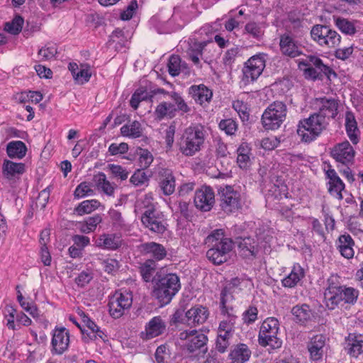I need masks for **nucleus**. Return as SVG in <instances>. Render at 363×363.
<instances>
[{
  "mask_svg": "<svg viewBox=\"0 0 363 363\" xmlns=\"http://www.w3.org/2000/svg\"><path fill=\"white\" fill-rule=\"evenodd\" d=\"M206 131L201 124L186 128L179 141V150L185 156H193L201 150L206 140Z\"/></svg>",
  "mask_w": 363,
  "mask_h": 363,
  "instance_id": "1",
  "label": "nucleus"
},
{
  "mask_svg": "<svg viewBox=\"0 0 363 363\" xmlns=\"http://www.w3.org/2000/svg\"><path fill=\"white\" fill-rule=\"evenodd\" d=\"M181 288L180 281L175 274H158L154 284V295L164 304L168 303Z\"/></svg>",
  "mask_w": 363,
  "mask_h": 363,
  "instance_id": "2",
  "label": "nucleus"
},
{
  "mask_svg": "<svg viewBox=\"0 0 363 363\" xmlns=\"http://www.w3.org/2000/svg\"><path fill=\"white\" fill-rule=\"evenodd\" d=\"M329 122L318 114H311L308 118L301 120L298 125L297 134L302 141L310 143L318 137L327 128Z\"/></svg>",
  "mask_w": 363,
  "mask_h": 363,
  "instance_id": "3",
  "label": "nucleus"
},
{
  "mask_svg": "<svg viewBox=\"0 0 363 363\" xmlns=\"http://www.w3.org/2000/svg\"><path fill=\"white\" fill-rule=\"evenodd\" d=\"M144 203V212L140 220L145 228L156 234H163L167 229V223L162 212L158 211L154 204L146 199Z\"/></svg>",
  "mask_w": 363,
  "mask_h": 363,
  "instance_id": "4",
  "label": "nucleus"
},
{
  "mask_svg": "<svg viewBox=\"0 0 363 363\" xmlns=\"http://www.w3.org/2000/svg\"><path fill=\"white\" fill-rule=\"evenodd\" d=\"M286 106L282 101H276L270 104L262 116V123L266 130H277L286 117Z\"/></svg>",
  "mask_w": 363,
  "mask_h": 363,
  "instance_id": "5",
  "label": "nucleus"
},
{
  "mask_svg": "<svg viewBox=\"0 0 363 363\" xmlns=\"http://www.w3.org/2000/svg\"><path fill=\"white\" fill-rule=\"evenodd\" d=\"M169 96L173 100L174 104L162 102L155 108V116L159 121L164 118H174L177 111H182V113L190 111V108L178 93L171 92Z\"/></svg>",
  "mask_w": 363,
  "mask_h": 363,
  "instance_id": "6",
  "label": "nucleus"
},
{
  "mask_svg": "<svg viewBox=\"0 0 363 363\" xmlns=\"http://www.w3.org/2000/svg\"><path fill=\"white\" fill-rule=\"evenodd\" d=\"M240 284L238 278L232 279L220 292V315L228 318H237V311L234 306V296L237 287Z\"/></svg>",
  "mask_w": 363,
  "mask_h": 363,
  "instance_id": "7",
  "label": "nucleus"
},
{
  "mask_svg": "<svg viewBox=\"0 0 363 363\" xmlns=\"http://www.w3.org/2000/svg\"><path fill=\"white\" fill-rule=\"evenodd\" d=\"M312 39L320 46L335 48L341 40L340 35L327 26L317 24L311 30Z\"/></svg>",
  "mask_w": 363,
  "mask_h": 363,
  "instance_id": "8",
  "label": "nucleus"
},
{
  "mask_svg": "<svg viewBox=\"0 0 363 363\" xmlns=\"http://www.w3.org/2000/svg\"><path fill=\"white\" fill-rule=\"evenodd\" d=\"M218 196L220 207L227 214L238 211L242 206L240 194L231 186L221 189Z\"/></svg>",
  "mask_w": 363,
  "mask_h": 363,
  "instance_id": "9",
  "label": "nucleus"
},
{
  "mask_svg": "<svg viewBox=\"0 0 363 363\" xmlns=\"http://www.w3.org/2000/svg\"><path fill=\"white\" fill-rule=\"evenodd\" d=\"M133 303L132 294L125 291L123 292L116 291L111 298L108 307L109 313L114 318H121L125 315Z\"/></svg>",
  "mask_w": 363,
  "mask_h": 363,
  "instance_id": "10",
  "label": "nucleus"
},
{
  "mask_svg": "<svg viewBox=\"0 0 363 363\" xmlns=\"http://www.w3.org/2000/svg\"><path fill=\"white\" fill-rule=\"evenodd\" d=\"M265 67V60L262 55L251 57L245 63L242 69V81L248 84L256 80L262 73Z\"/></svg>",
  "mask_w": 363,
  "mask_h": 363,
  "instance_id": "11",
  "label": "nucleus"
},
{
  "mask_svg": "<svg viewBox=\"0 0 363 363\" xmlns=\"http://www.w3.org/2000/svg\"><path fill=\"white\" fill-rule=\"evenodd\" d=\"M179 338L182 340H185L184 347L189 353H193L199 350L205 348L204 352L206 351V343L208 337L206 335L199 333L196 330H184L180 333Z\"/></svg>",
  "mask_w": 363,
  "mask_h": 363,
  "instance_id": "12",
  "label": "nucleus"
},
{
  "mask_svg": "<svg viewBox=\"0 0 363 363\" xmlns=\"http://www.w3.org/2000/svg\"><path fill=\"white\" fill-rule=\"evenodd\" d=\"M330 155L337 162L349 166L353 164L355 151L348 141H344L331 149Z\"/></svg>",
  "mask_w": 363,
  "mask_h": 363,
  "instance_id": "13",
  "label": "nucleus"
},
{
  "mask_svg": "<svg viewBox=\"0 0 363 363\" xmlns=\"http://www.w3.org/2000/svg\"><path fill=\"white\" fill-rule=\"evenodd\" d=\"M208 247L218 248L219 251L229 254L233 248V242L231 239L225 238L224 230L217 229L207 236L205 241Z\"/></svg>",
  "mask_w": 363,
  "mask_h": 363,
  "instance_id": "14",
  "label": "nucleus"
},
{
  "mask_svg": "<svg viewBox=\"0 0 363 363\" xmlns=\"http://www.w3.org/2000/svg\"><path fill=\"white\" fill-rule=\"evenodd\" d=\"M195 206L201 211H209L215 203V194L213 189L203 186L196 191L194 196Z\"/></svg>",
  "mask_w": 363,
  "mask_h": 363,
  "instance_id": "15",
  "label": "nucleus"
},
{
  "mask_svg": "<svg viewBox=\"0 0 363 363\" xmlns=\"http://www.w3.org/2000/svg\"><path fill=\"white\" fill-rule=\"evenodd\" d=\"M328 286L324 293L325 302L329 310H333L342 301V286L335 283L333 277L328 279Z\"/></svg>",
  "mask_w": 363,
  "mask_h": 363,
  "instance_id": "16",
  "label": "nucleus"
},
{
  "mask_svg": "<svg viewBox=\"0 0 363 363\" xmlns=\"http://www.w3.org/2000/svg\"><path fill=\"white\" fill-rule=\"evenodd\" d=\"M315 104L318 106V111L315 113L324 118L325 121L335 118L337 115L338 102L333 98H317Z\"/></svg>",
  "mask_w": 363,
  "mask_h": 363,
  "instance_id": "17",
  "label": "nucleus"
},
{
  "mask_svg": "<svg viewBox=\"0 0 363 363\" xmlns=\"http://www.w3.org/2000/svg\"><path fill=\"white\" fill-rule=\"evenodd\" d=\"M72 320L80 330L83 339L86 341L94 340L97 337H102L104 332L91 319H80L78 322L77 319H69Z\"/></svg>",
  "mask_w": 363,
  "mask_h": 363,
  "instance_id": "18",
  "label": "nucleus"
},
{
  "mask_svg": "<svg viewBox=\"0 0 363 363\" xmlns=\"http://www.w3.org/2000/svg\"><path fill=\"white\" fill-rule=\"evenodd\" d=\"M159 186L166 196L172 195L175 191L176 179L171 169L161 168L158 172Z\"/></svg>",
  "mask_w": 363,
  "mask_h": 363,
  "instance_id": "19",
  "label": "nucleus"
},
{
  "mask_svg": "<svg viewBox=\"0 0 363 363\" xmlns=\"http://www.w3.org/2000/svg\"><path fill=\"white\" fill-rule=\"evenodd\" d=\"M238 254L245 259H252L256 257L258 252V245L255 239L246 237L240 238L237 241Z\"/></svg>",
  "mask_w": 363,
  "mask_h": 363,
  "instance_id": "20",
  "label": "nucleus"
},
{
  "mask_svg": "<svg viewBox=\"0 0 363 363\" xmlns=\"http://www.w3.org/2000/svg\"><path fill=\"white\" fill-rule=\"evenodd\" d=\"M69 335L65 328L55 329L52 338V351L55 354H62L68 347Z\"/></svg>",
  "mask_w": 363,
  "mask_h": 363,
  "instance_id": "21",
  "label": "nucleus"
},
{
  "mask_svg": "<svg viewBox=\"0 0 363 363\" xmlns=\"http://www.w3.org/2000/svg\"><path fill=\"white\" fill-rule=\"evenodd\" d=\"M138 249L143 255H150L155 261H160L167 255L165 247L155 242L142 243L138 246Z\"/></svg>",
  "mask_w": 363,
  "mask_h": 363,
  "instance_id": "22",
  "label": "nucleus"
},
{
  "mask_svg": "<svg viewBox=\"0 0 363 363\" xmlns=\"http://www.w3.org/2000/svg\"><path fill=\"white\" fill-rule=\"evenodd\" d=\"M279 46L283 55L292 58L298 57L302 53L297 43L289 34L281 35Z\"/></svg>",
  "mask_w": 363,
  "mask_h": 363,
  "instance_id": "23",
  "label": "nucleus"
},
{
  "mask_svg": "<svg viewBox=\"0 0 363 363\" xmlns=\"http://www.w3.org/2000/svg\"><path fill=\"white\" fill-rule=\"evenodd\" d=\"M325 345V337L323 335H314L308 343V350L310 358L313 361H318L323 358L324 347Z\"/></svg>",
  "mask_w": 363,
  "mask_h": 363,
  "instance_id": "24",
  "label": "nucleus"
},
{
  "mask_svg": "<svg viewBox=\"0 0 363 363\" xmlns=\"http://www.w3.org/2000/svg\"><path fill=\"white\" fill-rule=\"evenodd\" d=\"M252 354L249 347L243 343H239L232 346L228 358L230 363H245L247 362Z\"/></svg>",
  "mask_w": 363,
  "mask_h": 363,
  "instance_id": "25",
  "label": "nucleus"
},
{
  "mask_svg": "<svg viewBox=\"0 0 363 363\" xmlns=\"http://www.w3.org/2000/svg\"><path fill=\"white\" fill-rule=\"evenodd\" d=\"M325 174L329 179L330 194L340 200L342 199V191L345 189L344 183L333 169H328Z\"/></svg>",
  "mask_w": 363,
  "mask_h": 363,
  "instance_id": "26",
  "label": "nucleus"
},
{
  "mask_svg": "<svg viewBox=\"0 0 363 363\" xmlns=\"http://www.w3.org/2000/svg\"><path fill=\"white\" fill-rule=\"evenodd\" d=\"M166 325L162 319H151L145 326V330L141 332L140 337L144 340L154 338L162 334Z\"/></svg>",
  "mask_w": 363,
  "mask_h": 363,
  "instance_id": "27",
  "label": "nucleus"
},
{
  "mask_svg": "<svg viewBox=\"0 0 363 363\" xmlns=\"http://www.w3.org/2000/svg\"><path fill=\"white\" fill-rule=\"evenodd\" d=\"M121 237L117 234H102L96 241V245L99 247L114 250L122 245Z\"/></svg>",
  "mask_w": 363,
  "mask_h": 363,
  "instance_id": "28",
  "label": "nucleus"
},
{
  "mask_svg": "<svg viewBox=\"0 0 363 363\" xmlns=\"http://www.w3.org/2000/svg\"><path fill=\"white\" fill-rule=\"evenodd\" d=\"M157 264L155 260L150 259L140 264L139 267L140 275L145 282L152 281L154 284L156 282V277L161 272H156Z\"/></svg>",
  "mask_w": 363,
  "mask_h": 363,
  "instance_id": "29",
  "label": "nucleus"
},
{
  "mask_svg": "<svg viewBox=\"0 0 363 363\" xmlns=\"http://www.w3.org/2000/svg\"><path fill=\"white\" fill-rule=\"evenodd\" d=\"M354 242L349 234L341 235L337 242V249L342 257L346 259L353 257Z\"/></svg>",
  "mask_w": 363,
  "mask_h": 363,
  "instance_id": "30",
  "label": "nucleus"
},
{
  "mask_svg": "<svg viewBox=\"0 0 363 363\" xmlns=\"http://www.w3.org/2000/svg\"><path fill=\"white\" fill-rule=\"evenodd\" d=\"M189 94L201 105L205 102H209L213 96L211 90L203 84L191 86L189 88Z\"/></svg>",
  "mask_w": 363,
  "mask_h": 363,
  "instance_id": "31",
  "label": "nucleus"
},
{
  "mask_svg": "<svg viewBox=\"0 0 363 363\" xmlns=\"http://www.w3.org/2000/svg\"><path fill=\"white\" fill-rule=\"evenodd\" d=\"M346 345L345 347L347 353L354 357H357L363 353V340L354 334H350L346 338Z\"/></svg>",
  "mask_w": 363,
  "mask_h": 363,
  "instance_id": "32",
  "label": "nucleus"
},
{
  "mask_svg": "<svg viewBox=\"0 0 363 363\" xmlns=\"http://www.w3.org/2000/svg\"><path fill=\"white\" fill-rule=\"evenodd\" d=\"M345 128L347 134L353 144L359 142V130L354 116L352 112H347L345 116Z\"/></svg>",
  "mask_w": 363,
  "mask_h": 363,
  "instance_id": "33",
  "label": "nucleus"
},
{
  "mask_svg": "<svg viewBox=\"0 0 363 363\" xmlns=\"http://www.w3.org/2000/svg\"><path fill=\"white\" fill-rule=\"evenodd\" d=\"M121 133L123 136L132 139L140 138L143 135L141 123L138 121H133L125 124L121 128Z\"/></svg>",
  "mask_w": 363,
  "mask_h": 363,
  "instance_id": "34",
  "label": "nucleus"
},
{
  "mask_svg": "<svg viewBox=\"0 0 363 363\" xmlns=\"http://www.w3.org/2000/svg\"><path fill=\"white\" fill-rule=\"evenodd\" d=\"M303 277L304 272L301 267L300 265L294 266L291 273L282 279V285L284 287L293 288L297 285Z\"/></svg>",
  "mask_w": 363,
  "mask_h": 363,
  "instance_id": "35",
  "label": "nucleus"
},
{
  "mask_svg": "<svg viewBox=\"0 0 363 363\" xmlns=\"http://www.w3.org/2000/svg\"><path fill=\"white\" fill-rule=\"evenodd\" d=\"M305 66H314V68L320 70V72H323V73L329 77L331 74L335 75V72L328 66L324 65L323 61L316 56L314 55H308L306 61L300 62Z\"/></svg>",
  "mask_w": 363,
  "mask_h": 363,
  "instance_id": "36",
  "label": "nucleus"
},
{
  "mask_svg": "<svg viewBox=\"0 0 363 363\" xmlns=\"http://www.w3.org/2000/svg\"><path fill=\"white\" fill-rule=\"evenodd\" d=\"M27 151V147L22 141H12L7 145L6 152L9 157L23 158Z\"/></svg>",
  "mask_w": 363,
  "mask_h": 363,
  "instance_id": "37",
  "label": "nucleus"
},
{
  "mask_svg": "<svg viewBox=\"0 0 363 363\" xmlns=\"http://www.w3.org/2000/svg\"><path fill=\"white\" fill-rule=\"evenodd\" d=\"M96 186L104 194L112 196L114 192V186L106 179V176L103 172H99L93 178Z\"/></svg>",
  "mask_w": 363,
  "mask_h": 363,
  "instance_id": "38",
  "label": "nucleus"
},
{
  "mask_svg": "<svg viewBox=\"0 0 363 363\" xmlns=\"http://www.w3.org/2000/svg\"><path fill=\"white\" fill-rule=\"evenodd\" d=\"M207 258L214 264H221L228 261L229 258V254L220 252L218 248H213L210 247V249L206 252Z\"/></svg>",
  "mask_w": 363,
  "mask_h": 363,
  "instance_id": "39",
  "label": "nucleus"
},
{
  "mask_svg": "<svg viewBox=\"0 0 363 363\" xmlns=\"http://www.w3.org/2000/svg\"><path fill=\"white\" fill-rule=\"evenodd\" d=\"M4 173L9 177L15 174H21L25 172V164L23 163L13 162L9 160H5L3 166Z\"/></svg>",
  "mask_w": 363,
  "mask_h": 363,
  "instance_id": "40",
  "label": "nucleus"
},
{
  "mask_svg": "<svg viewBox=\"0 0 363 363\" xmlns=\"http://www.w3.org/2000/svg\"><path fill=\"white\" fill-rule=\"evenodd\" d=\"M277 334L259 335V344L262 347L269 346L272 349H277L281 346V340L277 337Z\"/></svg>",
  "mask_w": 363,
  "mask_h": 363,
  "instance_id": "41",
  "label": "nucleus"
},
{
  "mask_svg": "<svg viewBox=\"0 0 363 363\" xmlns=\"http://www.w3.org/2000/svg\"><path fill=\"white\" fill-rule=\"evenodd\" d=\"M100 205V203L95 199L86 200L80 203L75 208L74 212L79 216L91 213L96 210Z\"/></svg>",
  "mask_w": 363,
  "mask_h": 363,
  "instance_id": "42",
  "label": "nucleus"
},
{
  "mask_svg": "<svg viewBox=\"0 0 363 363\" xmlns=\"http://www.w3.org/2000/svg\"><path fill=\"white\" fill-rule=\"evenodd\" d=\"M206 45V42L194 43L189 48L187 52L189 57L196 65H199L200 64L199 57L202 55L203 50Z\"/></svg>",
  "mask_w": 363,
  "mask_h": 363,
  "instance_id": "43",
  "label": "nucleus"
},
{
  "mask_svg": "<svg viewBox=\"0 0 363 363\" xmlns=\"http://www.w3.org/2000/svg\"><path fill=\"white\" fill-rule=\"evenodd\" d=\"M23 18L21 16H16L11 22L5 23L4 30L13 35L18 34L23 28Z\"/></svg>",
  "mask_w": 363,
  "mask_h": 363,
  "instance_id": "44",
  "label": "nucleus"
},
{
  "mask_svg": "<svg viewBox=\"0 0 363 363\" xmlns=\"http://www.w3.org/2000/svg\"><path fill=\"white\" fill-rule=\"evenodd\" d=\"M167 67L170 75L172 77L178 76L183 67L180 57L179 55H172L169 59Z\"/></svg>",
  "mask_w": 363,
  "mask_h": 363,
  "instance_id": "45",
  "label": "nucleus"
},
{
  "mask_svg": "<svg viewBox=\"0 0 363 363\" xmlns=\"http://www.w3.org/2000/svg\"><path fill=\"white\" fill-rule=\"evenodd\" d=\"M278 319H264L260 329L259 335L277 334L279 330Z\"/></svg>",
  "mask_w": 363,
  "mask_h": 363,
  "instance_id": "46",
  "label": "nucleus"
},
{
  "mask_svg": "<svg viewBox=\"0 0 363 363\" xmlns=\"http://www.w3.org/2000/svg\"><path fill=\"white\" fill-rule=\"evenodd\" d=\"M218 127L228 135H233L238 130V123L232 118L221 120L218 124Z\"/></svg>",
  "mask_w": 363,
  "mask_h": 363,
  "instance_id": "47",
  "label": "nucleus"
},
{
  "mask_svg": "<svg viewBox=\"0 0 363 363\" xmlns=\"http://www.w3.org/2000/svg\"><path fill=\"white\" fill-rule=\"evenodd\" d=\"M335 25L342 33L347 35H352L356 33L354 25L347 19L337 18L335 20Z\"/></svg>",
  "mask_w": 363,
  "mask_h": 363,
  "instance_id": "48",
  "label": "nucleus"
},
{
  "mask_svg": "<svg viewBox=\"0 0 363 363\" xmlns=\"http://www.w3.org/2000/svg\"><path fill=\"white\" fill-rule=\"evenodd\" d=\"M342 301L345 303L354 304L358 298L359 291L352 287L342 286Z\"/></svg>",
  "mask_w": 363,
  "mask_h": 363,
  "instance_id": "49",
  "label": "nucleus"
},
{
  "mask_svg": "<svg viewBox=\"0 0 363 363\" xmlns=\"http://www.w3.org/2000/svg\"><path fill=\"white\" fill-rule=\"evenodd\" d=\"M208 315L209 313L206 307L196 305L187 311L185 318H208Z\"/></svg>",
  "mask_w": 363,
  "mask_h": 363,
  "instance_id": "50",
  "label": "nucleus"
},
{
  "mask_svg": "<svg viewBox=\"0 0 363 363\" xmlns=\"http://www.w3.org/2000/svg\"><path fill=\"white\" fill-rule=\"evenodd\" d=\"M291 313L296 318H309L313 315L312 310L308 304L296 305L291 309Z\"/></svg>",
  "mask_w": 363,
  "mask_h": 363,
  "instance_id": "51",
  "label": "nucleus"
},
{
  "mask_svg": "<svg viewBox=\"0 0 363 363\" xmlns=\"http://www.w3.org/2000/svg\"><path fill=\"white\" fill-rule=\"evenodd\" d=\"M94 193L93 189H91V185L86 182L80 183L76 188L74 196L77 199H80L86 196L92 195Z\"/></svg>",
  "mask_w": 363,
  "mask_h": 363,
  "instance_id": "52",
  "label": "nucleus"
},
{
  "mask_svg": "<svg viewBox=\"0 0 363 363\" xmlns=\"http://www.w3.org/2000/svg\"><path fill=\"white\" fill-rule=\"evenodd\" d=\"M18 289H19V286H16L17 294H18L17 299H18L21 306L26 311H27L30 315H32L33 318H35V315H37V313H36L37 308L35 306L24 301V298Z\"/></svg>",
  "mask_w": 363,
  "mask_h": 363,
  "instance_id": "53",
  "label": "nucleus"
},
{
  "mask_svg": "<svg viewBox=\"0 0 363 363\" xmlns=\"http://www.w3.org/2000/svg\"><path fill=\"white\" fill-rule=\"evenodd\" d=\"M153 156L146 149H140L139 152V164L141 169H147L152 162Z\"/></svg>",
  "mask_w": 363,
  "mask_h": 363,
  "instance_id": "54",
  "label": "nucleus"
},
{
  "mask_svg": "<svg viewBox=\"0 0 363 363\" xmlns=\"http://www.w3.org/2000/svg\"><path fill=\"white\" fill-rule=\"evenodd\" d=\"M91 76V73L89 67H84V65H82L80 69L78 71L77 74H75V77L74 79L77 83L83 84L89 80Z\"/></svg>",
  "mask_w": 363,
  "mask_h": 363,
  "instance_id": "55",
  "label": "nucleus"
},
{
  "mask_svg": "<svg viewBox=\"0 0 363 363\" xmlns=\"http://www.w3.org/2000/svg\"><path fill=\"white\" fill-rule=\"evenodd\" d=\"M57 48L55 45L45 46L40 49L38 55L40 60H49L52 59L57 54Z\"/></svg>",
  "mask_w": 363,
  "mask_h": 363,
  "instance_id": "56",
  "label": "nucleus"
},
{
  "mask_svg": "<svg viewBox=\"0 0 363 363\" xmlns=\"http://www.w3.org/2000/svg\"><path fill=\"white\" fill-rule=\"evenodd\" d=\"M148 181V177L144 169H137L131 176L130 182L135 186H140Z\"/></svg>",
  "mask_w": 363,
  "mask_h": 363,
  "instance_id": "57",
  "label": "nucleus"
},
{
  "mask_svg": "<svg viewBox=\"0 0 363 363\" xmlns=\"http://www.w3.org/2000/svg\"><path fill=\"white\" fill-rule=\"evenodd\" d=\"M109 169L111 173L116 177L120 178L121 180H125L128 177V172L123 167L117 164H109Z\"/></svg>",
  "mask_w": 363,
  "mask_h": 363,
  "instance_id": "58",
  "label": "nucleus"
},
{
  "mask_svg": "<svg viewBox=\"0 0 363 363\" xmlns=\"http://www.w3.org/2000/svg\"><path fill=\"white\" fill-rule=\"evenodd\" d=\"M93 279V274L88 271L82 272L77 277L75 278V283L80 287H84L88 284Z\"/></svg>",
  "mask_w": 363,
  "mask_h": 363,
  "instance_id": "59",
  "label": "nucleus"
},
{
  "mask_svg": "<svg viewBox=\"0 0 363 363\" xmlns=\"http://www.w3.org/2000/svg\"><path fill=\"white\" fill-rule=\"evenodd\" d=\"M128 150V145L125 143H121L120 144L112 143L108 147V152L112 155H116L118 154H124Z\"/></svg>",
  "mask_w": 363,
  "mask_h": 363,
  "instance_id": "60",
  "label": "nucleus"
},
{
  "mask_svg": "<svg viewBox=\"0 0 363 363\" xmlns=\"http://www.w3.org/2000/svg\"><path fill=\"white\" fill-rule=\"evenodd\" d=\"M280 141L277 137L265 138L262 140L261 146L267 150H272L277 147Z\"/></svg>",
  "mask_w": 363,
  "mask_h": 363,
  "instance_id": "61",
  "label": "nucleus"
},
{
  "mask_svg": "<svg viewBox=\"0 0 363 363\" xmlns=\"http://www.w3.org/2000/svg\"><path fill=\"white\" fill-rule=\"evenodd\" d=\"M245 29L247 33L252 35L256 38H259L262 35L260 27L255 22H250L247 23Z\"/></svg>",
  "mask_w": 363,
  "mask_h": 363,
  "instance_id": "62",
  "label": "nucleus"
},
{
  "mask_svg": "<svg viewBox=\"0 0 363 363\" xmlns=\"http://www.w3.org/2000/svg\"><path fill=\"white\" fill-rule=\"evenodd\" d=\"M50 192L49 188H46L39 193L36 203L40 208H44L46 206L50 197Z\"/></svg>",
  "mask_w": 363,
  "mask_h": 363,
  "instance_id": "63",
  "label": "nucleus"
},
{
  "mask_svg": "<svg viewBox=\"0 0 363 363\" xmlns=\"http://www.w3.org/2000/svg\"><path fill=\"white\" fill-rule=\"evenodd\" d=\"M239 53V48L238 47L232 48L228 50L223 57V62L225 65H230L235 60V57Z\"/></svg>",
  "mask_w": 363,
  "mask_h": 363,
  "instance_id": "64",
  "label": "nucleus"
}]
</instances>
